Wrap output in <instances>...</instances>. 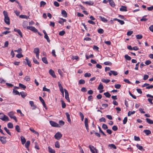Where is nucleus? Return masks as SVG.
<instances>
[{
    "label": "nucleus",
    "mask_w": 153,
    "mask_h": 153,
    "mask_svg": "<svg viewBox=\"0 0 153 153\" xmlns=\"http://www.w3.org/2000/svg\"><path fill=\"white\" fill-rule=\"evenodd\" d=\"M3 13L4 16V21L8 25L10 24V19L8 16V13L5 10L4 11Z\"/></svg>",
    "instance_id": "f257e3e1"
},
{
    "label": "nucleus",
    "mask_w": 153,
    "mask_h": 153,
    "mask_svg": "<svg viewBox=\"0 0 153 153\" xmlns=\"http://www.w3.org/2000/svg\"><path fill=\"white\" fill-rule=\"evenodd\" d=\"M50 123L52 126L57 128L60 127V126H59L58 124L53 121L51 120L50 121Z\"/></svg>",
    "instance_id": "f03ea898"
},
{
    "label": "nucleus",
    "mask_w": 153,
    "mask_h": 153,
    "mask_svg": "<svg viewBox=\"0 0 153 153\" xmlns=\"http://www.w3.org/2000/svg\"><path fill=\"white\" fill-rule=\"evenodd\" d=\"M89 148L92 153H96L95 152L97 153L98 150L94 146L90 145L89 146Z\"/></svg>",
    "instance_id": "7ed1b4c3"
},
{
    "label": "nucleus",
    "mask_w": 153,
    "mask_h": 153,
    "mask_svg": "<svg viewBox=\"0 0 153 153\" xmlns=\"http://www.w3.org/2000/svg\"><path fill=\"white\" fill-rule=\"evenodd\" d=\"M62 137V134L59 132H57L54 135L55 138L57 140L60 139Z\"/></svg>",
    "instance_id": "20e7f679"
},
{
    "label": "nucleus",
    "mask_w": 153,
    "mask_h": 153,
    "mask_svg": "<svg viewBox=\"0 0 153 153\" xmlns=\"http://www.w3.org/2000/svg\"><path fill=\"white\" fill-rule=\"evenodd\" d=\"M26 61H23V63L25 64H27V65L30 67H31V63L30 61L29 60L28 58H26Z\"/></svg>",
    "instance_id": "39448f33"
},
{
    "label": "nucleus",
    "mask_w": 153,
    "mask_h": 153,
    "mask_svg": "<svg viewBox=\"0 0 153 153\" xmlns=\"http://www.w3.org/2000/svg\"><path fill=\"white\" fill-rule=\"evenodd\" d=\"M27 29L30 30L32 31H33L34 32H36L38 31V30L35 27L33 26H27Z\"/></svg>",
    "instance_id": "423d86ee"
},
{
    "label": "nucleus",
    "mask_w": 153,
    "mask_h": 153,
    "mask_svg": "<svg viewBox=\"0 0 153 153\" xmlns=\"http://www.w3.org/2000/svg\"><path fill=\"white\" fill-rule=\"evenodd\" d=\"M6 137H0V141H1V143L3 144H4L7 142L6 140Z\"/></svg>",
    "instance_id": "0eeeda50"
},
{
    "label": "nucleus",
    "mask_w": 153,
    "mask_h": 153,
    "mask_svg": "<svg viewBox=\"0 0 153 153\" xmlns=\"http://www.w3.org/2000/svg\"><path fill=\"white\" fill-rule=\"evenodd\" d=\"M64 91L65 93V98L68 102H70L69 98V94L68 91L66 89H64Z\"/></svg>",
    "instance_id": "6e6552de"
},
{
    "label": "nucleus",
    "mask_w": 153,
    "mask_h": 153,
    "mask_svg": "<svg viewBox=\"0 0 153 153\" xmlns=\"http://www.w3.org/2000/svg\"><path fill=\"white\" fill-rule=\"evenodd\" d=\"M85 125L87 131L89 132L88 125V119L87 118L85 119Z\"/></svg>",
    "instance_id": "1a4fd4ad"
},
{
    "label": "nucleus",
    "mask_w": 153,
    "mask_h": 153,
    "mask_svg": "<svg viewBox=\"0 0 153 153\" xmlns=\"http://www.w3.org/2000/svg\"><path fill=\"white\" fill-rule=\"evenodd\" d=\"M33 52L36 54V56L37 57H38L39 56V49L38 48H35L34 49Z\"/></svg>",
    "instance_id": "9d476101"
},
{
    "label": "nucleus",
    "mask_w": 153,
    "mask_h": 153,
    "mask_svg": "<svg viewBox=\"0 0 153 153\" xmlns=\"http://www.w3.org/2000/svg\"><path fill=\"white\" fill-rule=\"evenodd\" d=\"M49 73L54 78L56 77L54 71L52 69H51L49 70Z\"/></svg>",
    "instance_id": "9b49d317"
},
{
    "label": "nucleus",
    "mask_w": 153,
    "mask_h": 153,
    "mask_svg": "<svg viewBox=\"0 0 153 153\" xmlns=\"http://www.w3.org/2000/svg\"><path fill=\"white\" fill-rule=\"evenodd\" d=\"M14 31L17 32L21 37H23V35L22 34V32H21L20 30L17 29L15 28L14 29Z\"/></svg>",
    "instance_id": "f8f14e48"
},
{
    "label": "nucleus",
    "mask_w": 153,
    "mask_h": 153,
    "mask_svg": "<svg viewBox=\"0 0 153 153\" xmlns=\"http://www.w3.org/2000/svg\"><path fill=\"white\" fill-rule=\"evenodd\" d=\"M74 59H76V61H78L79 59V58H71V59H70V58H67V61H70L73 64L74 63L73 61Z\"/></svg>",
    "instance_id": "ddd939ff"
},
{
    "label": "nucleus",
    "mask_w": 153,
    "mask_h": 153,
    "mask_svg": "<svg viewBox=\"0 0 153 153\" xmlns=\"http://www.w3.org/2000/svg\"><path fill=\"white\" fill-rule=\"evenodd\" d=\"M29 103L30 105L31 106H34V108H32V110H34L36 108V105L34 104V102L33 101H29Z\"/></svg>",
    "instance_id": "4468645a"
},
{
    "label": "nucleus",
    "mask_w": 153,
    "mask_h": 153,
    "mask_svg": "<svg viewBox=\"0 0 153 153\" xmlns=\"http://www.w3.org/2000/svg\"><path fill=\"white\" fill-rule=\"evenodd\" d=\"M65 114L67 117V119L68 120V121L69 123H71V119L70 118V114H69V113L68 112H66Z\"/></svg>",
    "instance_id": "2eb2a0df"
},
{
    "label": "nucleus",
    "mask_w": 153,
    "mask_h": 153,
    "mask_svg": "<svg viewBox=\"0 0 153 153\" xmlns=\"http://www.w3.org/2000/svg\"><path fill=\"white\" fill-rule=\"evenodd\" d=\"M62 14V16L65 17H67V13L64 10H62L61 12Z\"/></svg>",
    "instance_id": "dca6fc26"
},
{
    "label": "nucleus",
    "mask_w": 153,
    "mask_h": 153,
    "mask_svg": "<svg viewBox=\"0 0 153 153\" xmlns=\"http://www.w3.org/2000/svg\"><path fill=\"white\" fill-rule=\"evenodd\" d=\"M21 94L22 97L23 98H25V97L27 96V94L26 92L24 91H22L20 93V95Z\"/></svg>",
    "instance_id": "f3484780"
},
{
    "label": "nucleus",
    "mask_w": 153,
    "mask_h": 153,
    "mask_svg": "<svg viewBox=\"0 0 153 153\" xmlns=\"http://www.w3.org/2000/svg\"><path fill=\"white\" fill-rule=\"evenodd\" d=\"M120 10L121 11H126L127 8L124 6H122L120 8Z\"/></svg>",
    "instance_id": "a211bd4d"
},
{
    "label": "nucleus",
    "mask_w": 153,
    "mask_h": 153,
    "mask_svg": "<svg viewBox=\"0 0 153 153\" xmlns=\"http://www.w3.org/2000/svg\"><path fill=\"white\" fill-rule=\"evenodd\" d=\"M143 131L147 135H148L151 134V131L149 130H144Z\"/></svg>",
    "instance_id": "6ab92c4d"
},
{
    "label": "nucleus",
    "mask_w": 153,
    "mask_h": 153,
    "mask_svg": "<svg viewBox=\"0 0 153 153\" xmlns=\"http://www.w3.org/2000/svg\"><path fill=\"white\" fill-rule=\"evenodd\" d=\"M20 137L22 143V144L23 145L26 142V139L23 136H21Z\"/></svg>",
    "instance_id": "aec40b11"
},
{
    "label": "nucleus",
    "mask_w": 153,
    "mask_h": 153,
    "mask_svg": "<svg viewBox=\"0 0 153 153\" xmlns=\"http://www.w3.org/2000/svg\"><path fill=\"white\" fill-rule=\"evenodd\" d=\"M83 3L90 5H93L94 4V2L90 1H86L84 2Z\"/></svg>",
    "instance_id": "412c9836"
},
{
    "label": "nucleus",
    "mask_w": 153,
    "mask_h": 153,
    "mask_svg": "<svg viewBox=\"0 0 153 153\" xmlns=\"http://www.w3.org/2000/svg\"><path fill=\"white\" fill-rule=\"evenodd\" d=\"M30 130L31 131H32V132H33L34 134H37L38 136H39V134L38 132L36 131H35L33 128H30Z\"/></svg>",
    "instance_id": "4be33fe9"
},
{
    "label": "nucleus",
    "mask_w": 153,
    "mask_h": 153,
    "mask_svg": "<svg viewBox=\"0 0 153 153\" xmlns=\"http://www.w3.org/2000/svg\"><path fill=\"white\" fill-rule=\"evenodd\" d=\"M115 21H117L121 25H123L125 23L124 21L117 18H115Z\"/></svg>",
    "instance_id": "5701e85b"
},
{
    "label": "nucleus",
    "mask_w": 153,
    "mask_h": 153,
    "mask_svg": "<svg viewBox=\"0 0 153 153\" xmlns=\"http://www.w3.org/2000/svg\"><path fill=\"white\" fill-rule=\"evenodd\" d=\"M108 1L111 7H114L115 6V4L113 1V0H108Z\"/></svg>",
    "instance_id": "b1692460"
},
{
    "label": "nucleus",
    "mask_w": 153,
    "mask_h": 153,
    "mask_svg": "<svg viewBox=\"0 0 153 153\" xmlns=\"http://www.w3.org/2000/svg\"><path fill=\"white\" fill-rule=\"evenodd\" d=\"M49 152L50 153H55V151L54 150L52 149L50 146L48 147Z\"/></svg>",
    "instance_id": "393cba45"
},
{
    "label": "nucleus",
    "mask_w": 153,
    "mask_h": 153,
    "mask_svg": "<svg viewBox=\"0 0 153 153\" xmlns=\"http://www.w3.org/2000/svg\"><path fill=\"white\" fill-rule=\"evenodd\" d=\"M58 84L60 91H64L63 88L62 87L60 82H58Z\"/></svg>",
    "instance_id": "a878e982"
},
{
    "label": "nucleus",
    "mask_w": 153,
    "mask_h": 153,
    "mask_svg": "<svg viewBox=\"0 0 153 153\" xmlns=\"http://www.w3.org/2000/svg\"><path fill=\"white\" fill-rule=\"evenodd\" d=\"M136 146L137 148L140 150H143L144 151V149H143V147L142 146L139 145V144H137L136 145Z\"/></svg>",
    "instance_id": "bb28decb"
},
{
    "label": "nucleus",
    "mask_w": 153,
    "mask_h": 153,
    "mask_svg": "<svg viewBox=\"0 0 153 153\" xmlns=\"http://www.w3.org/2000/svg\"><path fill=\"white\" fill-rule=\"evenodd\" d=\"M28 25V22L27 21H24L23 22L22 26L24 28H27V25Z\"/></svg>",
    "instance_id": "cd10ccee"
},
{
    "label": "nucleus",
    "mask_w": 153,
    "mask_h": 153,
    "mask_svg": "<svg viewBox=\"0 0 153 153\" xmlns=\"http://www.w3.org/2000/svg\"><path fill=\"white\" fill-rule=\"evenodd\" d=\"M99 17L100 19L101 20L104 22H107V20L104 17H102V16H100Z\"/></svg>",
    "instance_id": "c85d7f7f"
},
{
    "label": "nucleus",
    "mask_w": 153,
    "mask_h": 153,
    "mask_svg": "<svg viewBox=\"0 0 153 153\" xmlns=\"http://www.w3.org/2000/svg\"><path fill=\"white\" fill-rule=\"evenodd\" d=\"M147 122L150 124H153V121L149 118L146 119Z\"/></svg>",
    "instance_id": "c756f323"
},
{
    "label": "nucleus",
    "mask_w": 153,
    "mask_h": 153,
    "mask_svg": "<svg viewBox=\"0 0 153 153\" xmlns=\"http://www.w3.org/2000/svg\"><path fill=\"white\" fill-rule=\"evenodd\" d=\"M46 4V2H45L43 1H41L40 2V7H44V6H45Z\"/></svg>",
    "instance_id": "7c9ffc66"
},
{
    "label": "nucleus",
    "mask_w": 153,
    "mask_h": 153,
    "mask_svg": "<svg viewBox=\"0 0 153 153\" xmlns=\"http://www.w3.org/2000/svg\"><path fill=\"white\" fill-rule=\"evenodd\" d=\"M104 95H105V96L109 98L111 96V95L108 92H106L104 93Z\"/></svg>",
    "instance_id": "2f4dec72"
},
{
    "label": "nucleus",
    "mask_w": 153,
    "mask_h": 153,
    "mask_svg": "<svg viewBox=\"0 0 153 153\" xmlns=\"http://www.w3.org/2000/svg\"><path fill=\"white\" fill-rule=\"evenodd\" d=\"M101 80L102 82L106 83H107L109 82L110 81V80L109 79H102Z\"/></svg>",
    "instance_id": "473e14b6"
},
{
    "label": "nucleus",
    "mask_w": 153,
    "mask_h": 153,
    "mask_svg": "<svg viewBox=\"0 0 153 153\" xmlns=\"http://www.w3.org/2000/svg\"><path fill=\"white\" fill-rule=\"evenodd\" d=\"M19 86L20 88H22L24 89H25L26 88V86L25 85L21 83H19Z\"/></svg>",
    "instance_id": "72a5a7b5"
},
{
    "label": "nucleus",
    "mask_w": 153,
    "mask_h": 153,
    "mask_svg": "<svg viewBox=\"0 0 153 153\" xmlns=\"http://www.w3.org/2000/svg\"><path fill=\"white\" fill-rule=\"evenodd\" d=\"M13 93L15 95H20V93L17 90L13 89Z\"/></svg>",
    "instance_id": "f704fd0d"
},
{
    "label": "nucleus",
    "mask_w": 153,
    "mask_h": 153,
    "mask_svg": "<svg viewBox=\"0 0 153 153\" xmlns=\"http://www.w3.org/2000/svg\"><path fill=\"white\" fill-rule=\"evenodd\" d=\"M7 127L9 128H13V125L11 123H9L7 124Z\"/></svg>",
    "instance_id": "c9c22d12"
},
{
    "label": "nucleus",
    "mask_w": 153,
    "mask_h": 153,
    "mask_svg": "<svg viewBox=\"0 0 153 153\" xmlns=\"http://www.w3.org/2000/svg\"><path fill=\"white\" fill-rule=\"evenodd\" d=\"M61 104H62V108H65L66 106V105L65 103L64 102L63 100H61Z\"/></svg>",
    "instance_id": "e433bc0d"
},
{
    "label": "nucleus",
    "mask_w": 153,
    "mask_h": 153,
    "mask_svg": "<svg viewBox=\"0 0 153 153\" xmlns=\"http://www.w3.org/2000/svg\"><path fill=\"white\" fill-rule=\"evenodd\" d=\"M30 144V142L29 140H28L25 144V146L27 148H28Z\"/></svg>",
    "instance_id": "4c0bfd02"
},
{
    "label": "nucleus",
    "mask_w": 153,
    "mask_h": 153,
    "mask_svg": "<svg viewBox=\"0 0 153 153\" xmlns=\"http://www.w3.org/2000/svg\"><path fill=\"white\" fill-rule=\"evenodd\" d=\"M4 129L5 131L6 132L10 135L11 136V133L10 132L9 130L8 129L7 127H5L4 128Z\"/></svg>",
    "instance_id": "58836bf2"
},
{
    "label": "nucleus",
    "mask_w": 153,
    "mask_h": 153,
    "mask_svg": "<svg viewBox=\"0 0 153 153\" xmlns=\"http://www.w3.org/2000/svg\"><path fill=\"white\" fill-rule=\"evenodd\" d=\"M43 91H47V92H48L49 93L51 92V90H50V89H49L46 88L45 87V86L44 87H43Z\"/></svg>",
    "instance_id": "ea45409f"
},
{
    "label": "nucleus",
    "mask_w": 153,
    "mask_h": 153,
    "mask_svg": "<svg viewBox=\"0 0 153 153\" xmlns=\"http://www.w3.org/2000/svg\"><path fill=\"white\" fill-rule=\"evenodd\" d=\"M44 37L46 39L48 43H50V42L51 40L47 34L45 35Z\"/></svg>",
    "instance_id": "a19ab883"
},
{
    "label": "nucleus",
    "mask_w": 153,
    "mask_h": 153,
    "mask_svg": "<svg viewBox=\"0 0 153 153\" xmlns=\"http://www.w3.org/2000/svg\"><path fill=\"white\" fill-rule=\"evenodd\" d=\"M55 146L56 148H59L60 147V145L59 142L58 141H56L55 143Z\"/></svg>",
    "instance_id": "79ce46f5"
},
{
    "label": "nucleus",
    "mask_w": 153,
    "mask_h": 153,
    "mask_svg": "<svg viewBox=\"0 0 153 153\" xmlns=\"http://www.w3.org/2000/svg\"><path fill=\"white\" fill-rule=\"evenodd\" d=\"M98 128L99 130V131L100 133H101L102 134L105 136H106V134L104 133V132L102 130L100 127L99 126H98Z\"/></svg>",
    "instance_id": "37998d69"
},
{
    "label": "nucleus",
    "mask_w": 153,
    "mask_h": 153,
    "mask_svg": "<svg viewBox=\"0 0 153 153\" xmlns=\"http://www.w3.org/2000/svg\"><path fill=\"white\" fill-rule=\"evenodd\" d=\"M103 88V86L102 85V84L101 83H100L99 84V85L97 88V89H98L99 90H101Z\"/></svg>",
    "instance_id": "c03bdc74"
},
{
    "label": "nucleus",
    "mask_w": 153,
    "mask_h": 153,
    "mask_svg": "<svg viewBox=\"0 0 153 153\" xmlns=\"http://www.w3.org/2000/svg\"><path fill=\"white\" fill-rule=\"evenodd\" d=\"M3 118H4V120H3V121H8L9 120V118L8 117L5 115H4Z\"/></svg>",
    "instance_id": "a18cd8bd"
},
{
    "label": "nucleus",
    "mask_w": 153,
    "mask_h": 153,
    "mask_svg": "<svg viewBox=\"0 0 153 153\" xmlns=\"http://www.w3.org/2000/svg\"><path fill=\"white\" fill-rule=\"evenodd\" d=\"M16 130L18 132H20V127L18 125H16L15 127Z\"/></svg>",
    "instance_id": "49530a36"
},
{
    "label": "nucleus",
    "mask_w": 153,
    "mask_h": 153,
    "mask_svg": "<svg viewBox=\"0 0 153 153\" xmlns=\"http://www.w3.org/2000/svg\"><path fill=\"white\" fill-rule=\"evenodd\" d=\"M19 17L22 19H27L28 17L27 16L25 15H21L19 16Z\"/></svg>",
    "instance_id": "de8ad7c7"
},
{
    "label": "nucleus",
    "mask_w": 153,
    "mask_h": 153,
    "mask_svg": "<svg viewBox=\"0 0 153 153\" xmlns=\"http://www.w3.org/2000/svg\"><path fill=\"white\" fill-rule=\"evenodd\" d=\"M42 60L44 63L46 64H48V62L47 58H42Z\"/></svg>",
    "instance_id": "09e8293b"
},
{
    "label": "nucleus",
    "mask_w": 153,
    "mask_h": 153,
    "mask_svg": "<svg viewBox=\"0 0 153 153\" xmlns=\"http://www.w3.org/2000/svg\"><path fill=\"white\" fill-rule=\"evenodd\" d=\"M79 116H80V117H81V120L82 121H83L84 119V115H83L82 113L81 112H79Z\"/></svg>",
    "instance_id": "8fccbe9b"
},
{
    "label": "nucleus",
    "mask_w": 153,
    "mask_h": 153,
    "mask_svg": "<svg viewBox=\"0 0 153 153\" xmlns=\"http://www.w3.org/2000/svg\"><path fill=\"white\" fill-rule=\"evenodd\" d=\"M108 146L110 149L113 148L115 149V145L113 144H109L108 145Z\"/></svg>",
    "instance_id": "3c124183"
},
{
    "label": "nucleus",
    "mask_w": 153,
    "mask_h": 153,
    "mask_svg": "<svg viewBox=\"0 0 153 153\" xmlns=\"http://www.w3.org/2000/svg\"><path fill=\"white\" fill-rule=\"evenodd\" d=\"M136 36L137 39H141L143 37L140 34L137 35Z\"/></svg>",
    "instance_id": "603ef678"
},
{
    "label": "nucleus",
    "mask_w": 153,
    "mask_h": 153,
    "mask_svg": "<svg viewBox=\"0 0 153 153\" xmlns=\"http://www.w3.org/2000/svg\"><path fill=\"white\" fill-rule=\"evenodd\" d=\"M97 32L99 33L102 34L104 33V30L100 28L98 30Z\"/></svg>",
    "instance_id": "864d4df0"
},
{
    "label": "nucleus",
    "mask_w": 153,
    "mask_h": 153,
    "mask_svg": "<svg viewBox=\"0 0 153 153\" xmlns=\"http://www.w3.org/2000/svg\"><path fill=\"white\" fill-rule=\"evenodd\" d=\"M91 76V74L89 73H86L84 74V76L85 77H89Z\"/></svg>",
    "instance_id": "5fc2aeb1"
},
{
    "label": "nucleus",
    "mask_w": 153,
    "mask_h": 153,
    "mask_svg": "<svg viewBox=\"0 0 153 153\" xmlns=\"http://www.w3.org/2000/svg\"><path fill=\"white\" fill-rule=\"evenodd\" d=\"M65 33V31L64 30H62V31H60L59 33V35L61 36H62L64 35Z\"/></svg>",
    "instance_id": "6e6d98bb"
},
{
    "label": "nucleus",
    "mask_w": 153,
    "mask_h": 153,
    "mask_svg": "<svg viewBox=\"0 0 153 153\" xmlns=\"http://www.w3.org/2000/svg\"><path fill=\"white\" fill-rule=\"evenodd\" d=\"M99 120L100 122H105L106 121L104 117H102Z\"/></svg>",
    "instance_id": "4d7b16f0"
},
{
    "label": "nucleus",
    "mask_w": 153,
    "mask_h": 153,
    "mask_svg": "<svg viewBox=\"0 0 153 153\" xmlns=\"http://www.w3.org/2000/svg\"><path fill=\"white\" fill-rule=\"evenodd\" d=\"M135 113V111H129L128 112V116H131V115L134 114Z\"/></svg>",
    "instance_id": "13d9d810"
},
{
    "label": "nucleus",
    "mask_w": 153,
    "mask_h": 153,
    "mask_svg": "<svg viewBox=\"0 0 153 153\" xmlns=\"http://www.w3.org/2000/svg\"><path fill=\"white\" fill-rule=\"evenodd\" d=\"M53 4L54 6L56 7H59V3L56 1H55Z\"/></svg>",
    "instance_id": "bf43d9fd"
},
{
    "label": "nucleus",
    "mask_w": 153,
    "mask_h": 153,
    "mask_svg": "<svg viewBox=\"0 0 153 153\" xmlns=\"http://www.w3.org/2000/svg\"><path fill=\"white\" fill-rule=\"evenodd\" d=\"M127 121V118L126 117L124 118V119L123 120V123L124 124H126Z\"/></svg>",
    "instance_id": "052dcab7"
},
{
    "label": "nucleus",
    "mask_w": 153,
    "mask_h": 153,
    "mask_svg": "<svg viewBox=\"0 0 153 153\" xmlns=\"http://www.w3.org/2000/svg\"><path fill=\"white\" fill-rule=\"evenodd\" d=\"M102 127L103 129L105 130L108 128V127L107 125L104 124H102Z\"/></svg>",
    "instance_id": "680f3d73"
},
{
    "label": "nucleus",
    "mask_w": 153,
    "mask_h": 153,
    "mask_svg": "<svg viewBox=\"0 0 153 153\" xmlns=\"http://www.w3.org/2000/svg\"><path fill=\"white\" fill-rule=\"evenodd\" d=\"M85 81L83 79H81L79 80V84H84L85 83Z\"/></svg>",
    "instance_id": "e2e57ef3"
},
{
    "label": "nucleus",
    "mask_w": 153,
    "mask_h": 153,
    "mask_svg": "<svg viewBox=\"0 0 153 153\" xmlns=\"http://www.w3.org/2000/svg\"><path fill=\"white\" fill-rule=\"evenodd\" d=\"M33 62L36 64H39V62L37 61V60L36 58H33Z\"/></svg>",
    "instance_id": "0e129e2a"
},
{
    "label": "nucleus",
    "mask_w": 153,
    "mask_h": 153,
    "mask_svg": "<svg viewBox=\"0 0 153 153\" xmlns=\"http://www.w3.org/2000/svg\"><path fill=\"white\" fill-rule=\"evenodd\" d=\"M59 123L60 126H62L65 124V122L63 120H60L59 121Z\"/></svg>",
    "instance_id": "69168bd1"
},
{
    "label": "nucleus",
    "mask_w": 153,
    "mask_h": 153,
    "mask_svg": "<svg viewBox=\"0 0 153 153\" xmlns=\"http://www.w3.org/2000/svg\"><path fill=\"white\" fill-rule=\"evenodd\" d=\"M5 114H4L2 113H0V119L2 120L4 119V117Z\"/></svg>",
    "instance_id": "338daca9"
},
{
    "label": "nucleus",
    "mask_w": 153,
    "mask_h": 153,
    "mask_svg": "<svg viewBox=\"0 0 153 153\" xmlns=\"http://www.w3.org/2000/svg\"><path fill=\"white\" fill-rule=\"evenodd\" d=\"M93 49L94 50L98 51L99 48L96 45H94L93 47Z\"/></svg>",
    "instance_id": "774afa93"
}]
</instances>
